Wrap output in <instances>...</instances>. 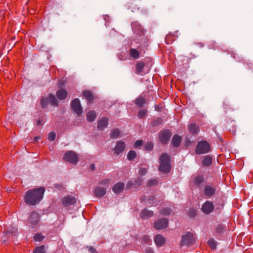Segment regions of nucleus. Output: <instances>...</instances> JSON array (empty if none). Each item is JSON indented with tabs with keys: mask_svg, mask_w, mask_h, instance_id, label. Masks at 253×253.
<instances>
[{
	"mask_svg": "<svg viewBox=\"0 0 253 253\" xmlns=\"http://www.w3.org/2000/svg\"><path fill=\"white\" fill-rule=\"evenodd\" d=\"M45 189L40 187L27 191L24 199L26 204L29 206H34L39 204L43 198Z\"/></svg>",
	"mask_w": 253,
	"mask_h": 253,
	"instance_id": "f257e3e1",
	"label": "nucleus"
},
{
	"mask_svg": "<svg viewBox=\"0 0 253 253\" xmlns=\"http://www.w3.org/2000/svg\"><path fill=\"white\" fill-rule=\"evenodd\" d=\"M170 157L167 154H163L160 158V171L168 173L170 170Z\"/></svg>",
	"mask_w": 253,
	"mask_h": 253,
	"instance_id": "f03ea898",
	"label": "nucleus"
},
{
	"mask_svg": "<svg viewBox=\"0 0 253 253\" xmlns=\"http://www.w3.org/2000/svg\"><path fill=\"white\" fill-rule=\"evenodd\" d=\"M195 239L192 233L187 232L186 234L182 235L181 236V240L180 242V246H189L194 244Z\"/></svg>",
	"mask_w": 253,
	"mask_h": 253,
	"instance_id": "7ed1b4c3",
	"label": "nucleus"
},
{
	"mask_svg": "<svg viewBox=\"0 0 253 253\" xmlns=\"http://www.w3.org/2000/svg\"><path fill=\"white\" fill-rule=\"evenodd\" d=\"M210 150V146L206 141L199 142L196 148V153L197 154H203L208 153Z\"/></svg>",
	"mask_w": 253,
	"mask_h": 253,
	"instance_id": "20e7f679",
	"label": "nucleus"
},
{
	"mask_svg": "<svg viewBox=\"0 0 253 253\" xmlns=\"http://www.w3.org/2000/svg\"><path fill=\"white\" fill-rule=\"evenodd\" d=\"M63 160L66 162L75 165L78 161V156L76 152L73 151H68L65 153Z\"/></svg>",
	"mask_w": 253,
	"mask_h": 253,
	"instance_id": "39448f33",
	"label": "nucleus"
},
{
	"mask_svg": "<svg viewBox=\"0 0 253 253\" xmlns=\"http://www.w3.org/2000/svg\"><path fill=\"white\" fill-rule=\"evenodd\" d=\"M170 137V131L168 129L162 130L160 132L159 139L163 144H167L169 141Z\"/></svg>",
	"mask_w": 253,
	"mask_h": 253,
	"instance_id": "423d86ee",
	"label": "nucleus"
},
{
	"mask_svg": "<svg viewBox=\"0 0 253 253\" xmlns=\"http://www.w3.org/2000/svg\"><path fill=\"white\" fill-rule=\"evenodd\" d=\"M71 106L75 113L78 115L82 114V108L80 104V101L78 98L73 99L71 103Z\"/></svg>",
	"mask_w": 253,
	"mask_h": 253,
	"instance_id": "0eeeda50",
	"label": "nucleus"
},
{
	"mask_svg": "<svg viewBox=\"0 0 253 253\" xmlns=\"http://www.w3.org/2000/svg\"><path fill=\"white\" fill-rule=\"evenodd\" d=\"M168 220L166 218L158 219L154 223V227L156 230L166 228L168 225Z\"/></svg>",
	"mask_w": 253,
	"mask_h": 253,
	"instance_id": "6e6552de",
	"label": "nucleus"
},
{
	"mask_svg": "<svg viewBox=\"0 0 253 253\" xmlns=\"http://www.w3.org/2000/svg\"><path fill=\"white\" fill-rule=\"evenodd\" d=\"M213 204L209 201H207L202 206V211L206 214H209L214 210Z\"/></svg>",
	"mask_w": 253,
	"mask_h": 253,
	"instance_id": "1a4fd4ad",
	"label": "nucleus"
},
{
	"mask_svg": "<svg viewBox=\"0 0 253 253\" xmlns=\"http://www.w3.org/2000/svg\"><path fill=\"white\" fill-rule=\"evenodd\" d=\"M29 221L32 227H34L40 221V215L39 213L35 211L32 212L29 217Z\"/></svg>",
	"mask_w": 253,
	"mask_h": 253,
	"instance_id": "9d476101",
	"label": "nucleus"
},
{
	"mask_svg": "<svg viewBox=\"0 0 253 253\" xmlns=\"http://www.w3.org/2000/svg\"><path fill=\"white\" fill-rule=\"evenodd\" d=\"M76 199L73 196H68L63 198L62 203L64 206L68 207L74 205L76 203Z\"/></svg>",
	"mask_w": 253,
	"mask_h": 253,
	"instance_id": "9b49d317",
	"label": "nucleus"
},
{
	"mask_svg": "<svg viewBox=\"0 0 253 253\" xmlns=\"http://www.w3.org/2000/svg\"><path fill=\"white\" fill-rule=\"evenodd\" d=\"M126 148L125 142L120 141L117 142L116 145L114 149V153L117 155L123 152Z\"/></svg>",
	"mask_w": 253,
	"mask_h": 253,
	"instance_id": "f8f14e48",
	"label": "nucleus"
},
{
	"mask_svg": "<svg viewBox=\"0 0 253 253\" xmlns=\"http://www.w3.org/2000/svg\"><path fill=\"white\" fill-rule=\"evenodd\" d=\"M106 193V189L101 187H96L94 190V194L97 197H102Z\"/></svg>",
	"mask_w": 253,
	"mask_h": 253,
	"instance_id": "ddd939ff",
	"label": "nucleus"
},
{
	"mask_svg": "<svg viewBox=\"0 0 253 253\" xmlns=\"http://www.w3.org/2000/svg\"><path fill=\"white\" fill-rule=\"evenodd\" d=\"M108 124V119L107 118L103 117L98 121L97 128L99 130H103L107 127Z\"/></svg>",
	"mask_w": 253,
	"mask_h": 253,
	"instance_id": "4468645a",
	"label": "nucleus"
},
{
	"mask_svg": "<svg viewBox=\"0 0 253 253\" xmlns=\"http://www.w3.org/2000/svg\"><path fill=\"white\" fill-rule=\"evenodd\" d=\"M154 242L157 246L160 247L163 246L165 243V238L162 235H157L154 238Z\"/></svg>",
	"mask_w": 253,
	"mask_h": 253,
	"instance_id": "2eb2a0df",
	"label": "nucleus"
},
{
	"mask_svg": "<svg viewBox=\"0 0 253 253\" xmlns=\"http://www.w3.org/2000/svg\"><path fill=\"white\" fill-rule=\"evenodd\" d=\"M139 215L142 219H147L153 216L154 215V212L146 209L142 210Z\"/></svg>",
	"mask_w": 253,
	"mask_h": 253,
	"instance_id": "dca6fc26",
	"label": "nucleus"
},
{
	"mask_svg": "<svg viewBox=\"0 0 253 253\" xmlns=\"http://www.w3.org/2000/svg\"><path fill=\"white\" fill-rule=\"evenodd\" d=\"M125 184L123 182L117 183L113 187V191L115 194H118L122 192L124 189Z\"/></svg>",
	"mask_w": 253,
	"mask_h": 253,
	"instance_id": "f3484780",
	"label": "nucleus"
},
{
	"mask_svg": "<svg viewBox=\"0 0 253 253\" xmlns=\"http://www.w3.org/2000/svg\"><path fill=\"white\" fill-rule=\"evenodd\" d=\"M204 194L207 196H211L214 194L215 189L211 185H206L204 188Z\"/></svg>",
	"mask_w": 253,
	"mask_h": 253,
	"instance_id": "a211bd4d",
	"label": "nucleus"
},
{
	"mask_svg": "<svg viewBox=\"0 0 253 253\" xmlns=\"http://www.w3.org/2000/svg\"><path fill=\"white\" fill-rule=\"evenodd\" d=\"M68 94L67 91L65 89H60L56 92V95L58 99L60 100L65 99Z\"/></svg>",
	"mask_w": 253,
	"mask_h": 253,
	"instance_id": "6ab92c4d",
	"label": "nucleus"
},
{
	"mask_svg": "<svg viewBox=\"0 0 253 253\" xmlns=\"http://www.w3.org/2000/svg\"><path fill=\"white\" fill-rule=\"evenodd\" d=\"M189 131L193 134H196L199 131V128L195 123H191L188 125Z\"/></svg>",
	"mask_w": 253,
	"mask_h": 253,
	"instance_id": "aec40b11",
	"label": "nucleus"
},
{
	"mask_svg": "<svg viewBox=\"0 0 253 253\" xmlns=\"http://www.w3.org/2000/svg\"><path fill=\"white\" fill-rule=\"evenodd\" d=\"M49 103L52 106H57L58 104V101L55 97V95L52 94H48L47 97Z\"/></svg>",
	"mask_w": 253,
	"mask_h": 253,
	"instance_id": "412c9836",
	"label": "nucleus"
},
{
	"mask_svg": "<svg viewBox=\"0 0 253 253\" xmlns=\"http://www.w3.org/2000/svg\"><path fill=\"white\" fill-rule=\"evenodd\" d=\"M181 137L177 135H174L172 138L171 143L172 144V146L175 147H178L181 142Z\"/></svg>",
	"mask_w": 253,
	"mask_h": 253,
	"instance_id": "4be33fe9",
	"label": "nucleus"
},
{
	"mask_svg": "<svg viewBox=\"0 0 253 253\" xmlns=\"http://www.w3.org/2000/svg\"><path fill=\"white\" fill-rule=\"evenodd\" d=\"M6 232L10 235L16 236L18 234V230L16 226L10 225L7 227Z\"/></svg>",
	"mask_w": 253,
	"mask_h": 253,
	"instance_id": "5701e85b",
	"label": "nucleus"
},
{
	"mask_svg": "<svg viewBox=\"0 0 253 253\" xmlns=\"http://www.w3.org/2000/svg\"><path fill=\"white\" fill-rule=\"evenodd\" d=\"M83 95L87 100L88 102L91 103L93 101L94 98L91 91L85 90L83 92Z\"/></svg>",
	"mask_w": 253,
	"mask_h": 253,
	"instance_id": "b1692460",
	"label": "nucleus"
},
{
	"mask_svg": "<svg viewBox=\"0 0 253 253\" xmlns=\"http://www.w3.org/2000/svg\"><path fill=\"white\" fill-rule=\"evenodd\" d=\"M96 117V115L94 111H89L86 115L87 120L89 122H93Z\"/></svg>",
	"mask_w": 253,
	"mask_h": 253,
	"instance_id": "393cba45",
	"label": "nucleus"
},
{
	"mask_svg": "<svg viewBox=\"0 0 253 253\" xmlns=\"http://www.w3.org/2000/svg\"><path fill=\"white\" fill-rule=\"evenodd\" d=\"M146 103L145 99L142 96H139L135 100V105L139 107H142Z\"/></svg>",
	"mask_w": 253,
	"mask_h": 253,
	"instance_id": "a878e982",
	"label": "nucleus"
},
{
	"mask_svg": "<svg viewBox=\"0 0 253 253\" xmlns=\"http://www.w3.org/2000/svg\"><path fill=\"white\" fill-rule=\"evenodd\" d=\"M212 158L210 156H206L202 161V164L204 166H209L212 164Z\"/></svg>",
	"mask_w": 253,
	"mask_h": 253,
	"instance_id": "bb28decb",
	"label": "nucleus"
},
{
	"mask_svg": "<svg viewBox=\"0 0 253 253\" xmlns=\"http://www.w3.org/2000/svg\"><path fill=\"white\" fill-rule=\"evenodd\" d=\"M144 66L145 63L143 62H140L137 63L135 66L136 73L138 74H140L143 71Z\"/></svg>",
	"mask_w": 253,
	"mask_h": 253,
	"instance_id": "cd10ccee",
	"label": "nucleus"
},
{
	"mask_svg": "<svg viewBox=\"0 0 253 253\" xmlns=\"http://www.w3.org/2000/svg\"><path fill=\"white\" fill-rule=\"evenodd\" d=\"M120 131L119 129L115 128L112 130L110 134V137L113 139H116L119 137Z\"/></svg>",
	"mask_w": 253,
	"mask_h": 253,
	"instance_id": "c85d7f7f",
	"label": "nucleus"
},
{
	"mask_svg": "<svg viewBox=\"0 0 253 253\" xmlns=\"http://www.w3.org/2000/svg\"><path fill=\"white\" fill-rule=\"evenodd\" d=\"M130 55L134 59H137L139 57V52L136 49L131 48L130 50Z\"/></svg>",
	"mask_w": 253,
	"mask_h": 253,
	"instance_id": "c756f323",
	"label": "nucleus"
},
{
	"mask_svg": "<svg viewBox=\"0 0 253 253\" xmlns=\"http://www.w3.org/2000/svg\"><path fill=\"white\" fill-rule=\"evenodd\" d=\"M136 157V153L133 150H130L128 152L127 158L129 161H133Z\"/></svg>",
	"mask_w": 253,
	"mask_h": 253,
	"instance_id": "7c9ffc66",
	"label": "nucleus"
},
{
	"mask_svg": "<svg viewBox=\"0 0 253 253\" xmlns=\"http://www.w3.org/2000/svg\"><path fill=\"white\" fill-rule=\"evenodd\" d=\"M49 103L48 98L46 97H43L41 100V107L43 109L46 108Z\"/></svg>",
	"mask_w": 253,
	"mask_h": 253,
	"instance_id": "2f4dec72",
	"label": "nucleus"
},
{
	"mask_svg": "<svg viewBox=\"0 0 253 253\" xmlns=\"http://www.w3.org/2000/svg\"><path fill=\"white\" fill-rule=\"evenodd\" d=\"M10 234H8L5 230H4L2 232V236L1 238V241L2 244L5 243L8 239Z\"/></svg>",
	"mask_w": 253,
	"mask_h": 253,
	"instance_id": "473e14b6",
	"label": "nucleus"
},
{
	"mask_svg": "<svg viewBox=\"0 0 253 253\" xmlns=\"http://www.w3.org/2000/svg\"><path fill=\"white\" fill-rule=\"evenodd\" d=\"M204 178L202 176H198L194 180V182L197 186H200L203 182Z\"/></svg>",
	"mask_w": 253,
	"mask_h": 253,
	"instance_id": "72a5a7b5",
	"label": "nucleus"
},
{
	"mask_svg": "<svg viewBox=\"0 0 253 253\" xmlns=\"http://www.w3.org/2000/svg\"><path fill=\"white\" fill-rule=\"evenodd\" d=\"M171 210L170 208H163L161 210V213L164 215H169L171 214Z\"/></svg>",
	"mask_w": 253,
	"mask_h": 253,
	"instance_id": "f704fd0d",
	"label": "nucleus"
},
{
	"mask_svg": "<svg viewBox=\"0 0 253 253\" xmlns=\"http://www.w3.org/2000/svg\"><path fill=\"white\" fill-rule=\"evenodd\" d=\"M158 183V181L156 179H149L147 183V186L148 187H151L154 185H157Z\"/></svg>",
	"mask_w": 253,
	"mask_h": 253,
	"instance_id": "c9c22d12",
	"label": "nucleus"
},
{
	"mask_svg": "<svg viewBox=\"0 0 253 253\" xmlns=\"http://www.w3.org/2000/svg\"><path fill=\"white\" fill-rule=\"evenodd\" d=\"M208 244L212 249H215L217 245L215 241L213 239L209 240L208 241Z\"/></svg>",
	"mask_w": 253,
	"mask_h": 253,
	"instance_id": "e433bc0d",
	"label": "nucleus"
},
{
	"mask_svg": "<svg viewBox=\"0 0 253 253\" xmlns=\"http://www.w3.org/2000/svg\"><path fill=\"white\" fill-rule=\"evenodd\" d=\"M143 181V179L140 177H138L136 179H135L134 181V187L137 188L142 183Z\"/></svg>",
	"mask_w": 253,
	"mask_h": 253,
	"instance_id": "4c0bfd02",
	"label": "nucleus"
},
{
	"mask_svg": "<svg viewBox=\"0 0 253 253\" xmlns=\"http://www.w3.org/2000/svg\"><path fill=\"white\" fill-rule=\"evenodd\" d=\"M34 253H45L44 246L37 247L34 251Z\"/></svg>",
	"mask_w": 253,
	"mask_h": 253,
	"instance_id": "58836bf2",
	"label": "nucleus"
},
{
	"mask_svg": "<svg viewBox=\"0 0 253 253\" xmlns=\"http://www.w3.org/2000/svg\"><path fill=\"white\" fill-rule=\"evenodd\" d=\"M223 107L225 111L232 109V108H231L229 103L227 100H225L223 102Z\"/></svg>",
	"mask_w": 253,
	"mask_h": 253,
	"instance_id": "ea45409f",
	"label": "nucleus"
},
{
	"mask_svg": "<svg viewBox=\"0 0 253 253\" xmlns=\"http://www.w3.org/2000/svg\"><path fill=\"white\" fill-rule=\"evenodd\" d=\"M56 133L54 131L50 132L48 134V139L50 141H53L55 139Z\"/></svg>",
	"mask_w": 253,
	"mask_h": 253,
	"instance_id": "a19ab883",
	"label": "nucleus"
},
{
	"mask_svg": "<svg viewBox=\"0 0 253 253\" xmlns=\"http://www.w3.org/2000/svg\"><path fill=\"white\" fill-rule=\"evenodd\" d=\"M147 111L144 109L141 110L138 113V117L140 118H143L146 115Z\"/></svg>",
	"mask_w": 253,
	"mask_h": 253,
	"instance_id": "79ce46f5",
	"label": "nucleus"
},
{
	"mask_svg": "<svg viewBox=\"0 0 253 253\" xmlns=\"http://www.w3.org/2000/svg\"><path fill=\"white\" fill-rule=\"evenodd\" d=\"M34 239L36 241L40 242L44 239V236L41 234H37L34 236Z\"/></svg>",
	"mask_w": 253,
	"mask_h": 253,
	"instance_id": "37998d69",
	"label": "nucleus"
},
{
	"mask_svg": "<svg viewBox=\"0 0 253 253\" xmlns=\"http://www.w3.org/2000/svg\"><path fill=\"white\" fill-rule=\"evenodd\" d=\"M147 170L146 169L144 168H140V169L139 170L138 174L140 176H143V175H145L147 173Z\"/></svg>",
	"mask_w": 253,
	"mask_h": 253,
	"instance_id": "c03bdc74",
	"label": "nucleus"
},
{
	"mask_svg": "<svg viewBox=\"0 0 253 253\" xmlns=\"http://www.w3.org/2000/svg\"><path fill=\"white\" fill-rule=\"evenodd\" d=\"M153 148V143L151 142H148L145 145V149L146 150L150 151Z\"/></svg>",
	"mask_w": 253,
	"mask_h": 253,
	"instance_id": "a18cd8bd",
	"label": "nucleus"
},
{
	"mask_svg": "<svg viewBox=\"0 0 253 253\" xmlns=\"http://www.w3.org/2000/svg\"><path fill=\"white\" fill-rule=\"evenodd\" d=\"M188 214L189 217H193L196 215V212L195 210L190 209L188 213Z\"/></svg>",
	"mask_w": 253,
	"mask_h": 253,
	"instance_id": "49530a36",
	"label": "nucleus"
},
{
	"mask_svg": "<svg viewBox=\"0 0 253 253\" xmlns=\"http://www.w3.org/2000/svg\"><path fill=\"white\" fill-rule=\"evenodd\" d=\"M132 186L134 187V181L133 180L129 181L126 184V188L129 189Z\"/></svg>",
	"mask_w": 253,
	"mask_h": 253,
	"instance_id": "de8ad7c7",
	"label": "nucleus"
},
{
	"mask_svg": "<svg viewBox=\"0 0 253 253\" xmlns=\"http://www.w3.org/2000/svg\"><path fill=\"white\" fill-rule=\"evenodd\" d=\"M109 180L108 179H104V180H101L98 183L100 185H108L109 184Z\"/></svg>",
	"mask_w": 253,
	"mask_h": 253,
	"instance_id": "09e8293b",
	"label": "nucleus"
},
{
	"mask_svg": "<svg viewBox=\"0 0 253 253\" xmlns=\"http://www.w3.org/2000/svg\"><path fill=\"white\" fill-rule=\"evenodd\" d=\"M143 241L145 243L149 244L151 242V239L148 236H145L143 238Z\"/></svg>",
	"mask_w": 253,
	"mask_h": 253,
	"instance_id": "8fccbe9b",
	"label": "nucleus"
},
{
	"mask_svg": "<svg viewBox=\"0 0 253 253\" xmlns=\"http://www.w3.org/2000/svg\"><path fill=\"white\" fill-rule=\"evenodd\" d=\"M143 144V141L142 140H136L135 142L134 146L136 147H138L142 146Z\"/></svg>",
	"mask_w": 253,
	"mask_h": 253,
	"instance_id": "3c124183",
	"label": "nucleus"
},
{
	"mask_svg": "<svg viewBox=\"0 0 253 253\" xmlns=\"http://www.w3.org/2000/svg\"><path fill=\"white\" fill-rule=\"evenodd\" d=\"M155 197L154 196H150L148 199V203L149 205H153L154 204Z\"/></svg>",
	"mask_w": 253,
	"mask_h": 253,
	"instance_id": "603ef678",
	"label": "nucleus"
},
{
	"mask_svg": "<svg viewBox=\"0 0 253 253\" xmlns=\"http://www.w3.org/2000/svg\"><path fill=\"white\" fill-rule=\"evenodd\" d=\"M224 228V227L222 225L218 226L216 228L217 232L218 233H221L223 231Z\"/></svg>",
	"mask_w": 253,
	"mask_h": 253,
	"instance_id": "864d4df0",
	"label": "nucleus"
},
{
	"mask_svg": "<svg viewBox=\"0 0 253 253\" xmlns=\"http://www.w3.org/2000/svg\"><path fill=\"white\" fill-rule=\"evenodd\" d=\"M154 251L151 248H148L146 249V253H154Z\"/></svg>",
	"mask_w": 253,
	"mask_h": 253,
	"instance_id": "5fc2aeb1",
	"label": "nucleus"
},
{
	"mask_svg": "<svg viewBox=\"0 0 253 253\" xmlns=\"http://www.w3.org/2000/svg\"><path fill=\"white\" fill-rule=\"evenodd\" d=\"M88 251L93 253L96 251V250L92 247H88Z\"/></svg>",
	"mask_w": 253,
	"mask_h": 253,
	"instance_id": "6e6d98bb",
	"label": "nucleus"
},
{
	"mask_svg": "<svg viewBox=\"0 0 253 253\" xmlns=\"http://www.w3.org/2000/svg\"><path fill=\"white\" fill-rule=\"evenodd\" d=\"M90 169L92 170H94L95 169V166L94 164H91L90 166Z\"/></svg>",
	"mask_w": 253,
	"mask_h": 253,
	"instance_id": "4d7b16f0",
	"label": "nucleus"
},
{
	"mask_svg": "<svg viewBox=\"0 0 253 253\" xmlns=\"http://www.w3.org/2000/svg\"><path fill=\"white\" fill-rule=\"evenodd\" d=\"M40 139H41V137L40 136H36L34 137V141H36Z\"/></svg>",
	"mask_w": 253,
	"mask_h": 253,
	"instance_id": "13d9d810",
	"label": "nucleus"
},
{
	"mask_svg": "<svg viewBox=\"0 0 253 253\" xmlns=\"http://www.w3.org/2000/svg\"><path fill=\"white\" fill-rule=\"evenodd\" d=\"M146 199H147L146 197V196H143V197L141 198V201H144V202H145V200H146Z\"/></svg>",
	"mask_w": 253,
	"mask_h": 253,
	"instance_id": "bf43d9fd",
	"label": "nucleus"
},
{
	"mask_svg": "<svg viewBox=\"0 0 253 253\" xmlns=\"http://www.w3.org/2000/svg\"><path fill=\"white\" fill-rule=\"evenodd\" d=\"M7 191H10L11 190L10 189H9L8 188L7 189Z\"/></svg>",
	"mask_w": 253,
	"mask_h": 253,
	"instance_id": "052dcab7",
	"label": "nucleus"
},
{
	"mask_svg": "<svg viewBox=\"0 0 253 253\" xmlns=\"http://www.w3.org/2000/svg\"><path fill=\"white\" fill-rule=\"evenodd\" d=\"M38 123L39 124H40V121H38Z\"/></svg>",
	"mask_w": 253,
	"mask_h": 253,
	"instance_id": "680f3d73",
	"label": "nucleus"
}]
</instances>
